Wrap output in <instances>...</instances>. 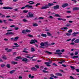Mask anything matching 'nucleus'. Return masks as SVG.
Returning <instances> with one entry per match:
<instances>
[{
	"label": "nucleus",
	"instance_id": "49530a36",
	"mask_svg": "<svg viewBox=\"0 0 79 79\" xmlns=\"http://www.w3.org/2000/svg\"><path fill=\"white\" fill-rule=\"evenodd\" d=\"M49 18L50 19H53V17L52 16H49Z\"/></svg>",
	"mask_w": 79,
	"mask_h": 79
},
{
	"label": "nucleus",
	"instance_id": "338daca9",
	"mask_svg": "<svg viewBox=\"0 0 79 79\" xmlns=\"http://www.w3.org/2000/svg\"><path fill=\"white\" fill-rule=\"evenodd\" d=\"M19 29V28L18 27H15V30H18V29Z\"/></svg>",
	"mask_w": 79,
	"mask_h": 79
},
{
	"label": "nucleus",
	"instance_id": "de8ad7c7",
	"mask_svg": "<svg viewBox=\"0 0 79 79\" xmlns=\"http://www.w3.org/2000/svg\"><path fill=\"white\" fill-rule=\"evenodd\" d=\"M26 30H23L22 31V33L23 34H25V33H26Z\"/></svg>",
	"mask_w": 79,
	"mask_h": 79
},
{
	"label": "nucleus",
	"instance_id": "a878e982",
	"mask_svg": "<svg viewBox=\"0 0 79 79\" xmlns=\"http://www.w3.org/2000/svg\"><path fill=\"white\" fill-rule=\"evenodd\" d=\"M79 34V32H74V33H72V34L73 35H77V34Z\"/></svg>",
	"mask_w": 79,
	"mask_h": 79
},
{
	"label": "nucleus",
	"instance_id": "7c9ffc66",
	"mask_svg": "<svg viewBox=\"0 0 79 79\" xmlns=\"http://www.w3.org/2000/svg\"><path fill=\"white\" fill-rule=\"evenodd\" d=\"M6 66L8 68H10V64H7L6 65Z\"/></svg>",
	"mask_w": 79,
	"mask_h": 79
},
{
	"label": "nucleus",
	"instance_id": "bf43d9fd",
	"mask_svg": "<svg viewBox=\"0 0 79 79\" xmlns=\"http://www.w3.org/2000/svg\"><path fill=\"white\" fill-rule=\"evenodd\" d=\"M43 73H48V72H47L46 71H45L44 70H43Z\"/></svg>",
	"mask_w": 79,
	"mask_h": 79
},
{
	"label": "nucleus",
	"instance_id": "0eeeda50",
	"mask_svg": "<svg viewBox=\"0 0 79 79\" xmlns=\"http://www.w3.org/2000/svg\"><path fill=\"white\" fill-rule=\"evenodd\" d=\"M60 8L59 7V5H56V6L54 7V9L55 10H56V9H59Z\"/></svg>",
	"mask_w": 79,
	"mask_h": 79
},
{
	"label": "nucleus",
	"instance_id": "412c9836",
	"mask_svg": "<svg viewBox=\"0 0 79 79\" xmlns=\"http://www.w3.org/2000/svg\"><path fill=\"white\" fill-rule=\"evenodd\" d=\"M27 60H28L26 58H23L22 60L23 61H25V62H27Z\"/></svg>",
	"mask_w": 79,
	"mask_h": 79
},
{
	"label": "nucleus",
	"instance_id": "7ed1b4c3",
	"mask_svg": "<svg viewBox=\"0 0 79 79\" xmlns=\"http://www.w3.org/2000/svg\"><path fill=\"white\" fill-rule=\"evenodd\" d=\"M28 15H27L26 17L27 18H33L34 17V15L32 14H31V12L28 13Z\"/></svg>",
	"mask_w": 79,
	"mask_h": 79
},
{
	"label": "nucleus",
	"instance_id": "79ce46f5",
	"mask_svg": "<svg viewBox=\"0 0 79 79\" xmlns=\"http://www.w3.org/2000/svg\"><path fill=\"white\" fill-rule=\"evenodd\" d=\"M79 56H74L72 58L74 59L75 58H78Z\"/></svg>",
	"mask_w": 79,
	"mask_h": 79
},
{
	"label": "nucleus",
	"instance_id": "ea45409f",
	"mask_svg": "<svg viewBox=\"0 0 79 79\" xmlns=\"http://www.w3.org/2000/svg\"><path fill=\"white\" fill-rule=\"evenodd\" d=\"M25 31H26L27 32H31V31L28 29L26 30Z\"/></svg>",
	"mask_w": 79,
	"mask_h": 79
},
{
	"label": "nucleus",
	"instance_id": "e433bc0d",
	"mask_svg": "<svg viewBox=\"0 0 79 79\" xmlns=\"http://www.w3.org/2000/svg\"><path fill=\"white\" fill-rule=\"evenodd\" d=\"M47 34H48V36H51V35H52V34H50L49 32H47Z\"/></svg>",
	"mask_w": 79,
	"mask_h": 79
},
{
	"label": "nucleus",
	"instance_id": "2f4dec72",
	"mask_svg": "<svg viewBox=\"0 0 79 79\" xmlns=\"http://www.w3.org/2000/svg\"><path fill=\"white\" fill-rule=\"evenodd\" d=\"M27 35L28 36V37H33V36L31 35L28 34Z\"/></svg>",
	"mask_w": 79,
	"mask_h": 79
},
{
	"label": "nucleus",
	"instance_id": "f3484780",
	"mask_svg": "<svg viewBox=\"0 0 79 79\" xmlns=\"http://www.w3.org/2000/svg\"><path fill=\"white\" fill-rule=\"evenodd\" d=\"M24 50L23 51V52L24 53H28L29 52H28L26 50H27V49L26 48H24Z\"/></svg>",
	"mask_w": 79,
	"mask_h": 79
},
{
	"label": "nucleus",
	"instance_id": "58836bf2",
	"mask_svg": "<svg viewBox=\"0 0 79 79\" xmlns=\"http://www.w3.org/2000/svg\"><path fill=\"white\" fill-rule=\"evenodd\" d=\"M73 32V30L72 29H70L68 31V32L69 33H71Z\"/></svg>",
	"mask_w": 79,
	"mask_h": 79
},
{
	"label": "nucleus",
	"instance_id": "e2e57ef3",
	"mask_svg": "<svg viewBox=\"0 0 79 79\" xmlns=\"http://www.w3.org/2000/svg\"><path fill=\"white\" fill-rule=\"evenodd\" d=\"M70 45H74V43L72 42L70 43Z\"/></svg>",
	"mask_w": 79,
	"mask_h": 79
},
{
	"label": "nucleus",
	"instance_id": "4c0bfd02",
	"mask_svg": "<svg viewBox=\"0 0 79 79\" xmlns=\"http://www.w3.org/2000/svg\"><path fill=\"white\" fill-rule=\"evenodd\" d=\"M55 16H56L57 17H59V18L61 17V16L59 15L58 14H56L55 15Z\"/></svg>",
	"mask_w": 79,
	"mask_h": 79
},
{
	"label": "nucleus",
	"instance_id": "b1692460",
	"mask_svg": "<svg viewBox=\"0 0 79 79\" xmlns=\"http://www.w3.org/2000/svg\"><path fill=\"white\" fill-rule=\"evenodd\" d=\"M14 45H15V47H19V45H18V44L16 43H14Z\"/></svg>",
	"mask_w": 79,
	"mask_h": 79
},
{
	"label": "nucleus",
	"instance_id": "f03ea898",
	"mask_svg": "<svg viewBox=\"0 0 79 79\" xmlns=\"http://www.w3.org/2000/svg\"><path fill=\"white\" fill-rule=\"evenodd\" d=\"M26 7H27V8H29L31 9H33V6H32L29 5H26L25 6V7H22L21 9V10H23V9H24Z\"/></svg>",
	"mask_w": 79,
	"mask_h": 79
},
{
	"label": "nucleus",
	"instance_id": "423d86ee",
	"mask_svg": "<svg viewBox=\"0 0 79 79\" xmlns=\"http://www.w3.org/2000/svg\"><path fill=\"white\" fill-rule=\"evenodd\" d=\"M12 34L14 35V33H13L12 32H7L5 34V35H9Z\"/></svg>",
	"mask_w": 79,
	"mask_h": 79
},
{
	"label": "nucleus",
	"instance_id": "aec40b11",
	"mask_svg": "<svg viewBox=\"0 0 79 79\" xmlns=\"http://www.w3.org/2000/svg\"><path fill=\"white\" fill-rule=\"evenodd\" d=\"M41 35L42 37H47V35L45 34L42 33L41 34Z\"/></svg>",
	"mask_w": 79,
	"mask_h": 79
},
{
	"label": "nucleus",
	"instance_id": "4d7b16f0",
	"mask_svg": "<svg viewBox=\"0 0 79 79\" xmlns=\"http://www.w3.org/2000/svg\"><path fill=\"white\" fill-rule=\"evenodd\" d=\"M62 20L63 21H65L66 20V19H62Z\"/></svg>",
	"mask_w": 79,
	"mask_h": 79
},
{
	"label": "nucleus",
	"instance_id": "473e14b6",
	"mask_svg": "<svg viewBox=\"0 0 79 79\" xmlns=\"http://www.w3.org/2000/svg\"><path fill=\"white\" fill-rule=\"evenodd\" d=\"M28 11L27 10H23V13H27Z\"/></svg>",
	"mask_w": 79,
	"mask_h": 79
},
{
	"label": "nucleus",
	"instance_id": "9b49d317",
	"mask_svg": "<svg viewBox=\"0 0 79 79\" xmlns=\"http://www.w3.org/2000/svg\"><path fill=\"white\" fill-rule=\"evenodd\" d=\"M67 6H68V3H65L64 4H63L62 6V8H64L65 7H66Z\"/></svg>",
	"mask_w": 79,
	"mask_h": 79
},
{
	"label": "nucleus",
	"instance_id": "13d9d810",
	"mask_svg": "<svg viewBox=\"0 0 79 79\" xmlns=\"http://www.w3.org/2000/svg\"><path fill=\"white\" fill-rule=\"evenodd\" d=\"M10 27H15V26L14 25H11L10 26Z\"/></svg>",
	"mask_w": 79,
	"mask_h": 79
},
{
	"label": "nucleus",
	"instance_id": "39448f33",
	"mask_svg": "<svg viewBox=\"0 0 79 79\" xmlns=\"http://www.w3.org/2000/svg\"><path fill=\"white\" fill-rule=\"evenodd\" d=\"M31 42H30V44H35V42L36 43L39 44L38 41H37V40H31Z\"/></svg>",
	"mask_w": 79,
	"mask_h": 79
},
{
	"label": "nucleus",
	"instance_id": "4468645a",
	"mask_svg": "<svg viewBox=\"0 0 79 79\" xmlns=\"http://www.w3.org/2000/svg\"><path fill=\"white\" fill-rule=\"evenodd\" d=\"M31 70L32 71H37V69L35 67H32L31 69Z\"/></svg>",
	"mask_w": 79,
	"mask_h": 79
},
{
	"label": "nucleus",
	"instance_id": "a211bd4d",
	"mask_svg": "<svg viewBox=\"0 0 79 79\" xmlns=\"http://www.w3.org/2000/svg\"><path fill=\"white\" fill-rule=\"evenodd\" d=\"M44 64H46L47 66H50V63L49 62H45Z\"/></svg>",
	"mask_w": 79,
	"mask_h": 79
},
{
	"label": "nucleus",
	"instance_id": "0e129e2a",
	"mask_svg": "<svg viewBox=\"0 0 79 79\" xmlns=\"http://www.w3.org/2000/svg\"><path fill=\"white\" fill-rule=\"evenodd\" d=\"M23 22H27V20L26 19H24L23 20Z\"/></svg>",
	"mask_w": 79,
	"mask_h": 79
},
{
	"label": "nucleus",
	"instance_id": "6e6d98bb",
	"mask_svg": "<svg viewBox=\"0 0 79 79\" xmlns=\"http://www.w3.org/2000/svg\"><path fill=\"white\" fill-rule=\"evenodd\" d=\"M70 40H71V39H69L68 40H67L66 41L67 42H69V41H70Z\"/></svg>",
	"mask_w": 79,
	"mask_h": 79
},
{
	"label": "nucleus",
	"instance_id": "5fc2aeb1",
	"mask_svg": "<svg viewBox=\"0 0 79 79\" xmlns=\"http://www.w3.org/2000/svg\"><path fill=\"white\" fill-rule=\"evenodd\" d=\"M22 78H23V77H22V76H19V77H18V79H22Z\"/></svg>",
	"mask_w": 79,
	"mask_h": 79
},
{
	"label": "nucleus",
	"instance_id": "dca6fc26",
	"mask_svg": "<svg viewBox=\"0 0 79 79\" xmlns=\"http://www.w3.org/2000/svg\"><path fill=\"white\" fill-rule=\"evenodd\" d=\"M28 77H29V78H31V79H33V78H34V76H31V74L29 75Z\"/></svg>",
	"mask_w": 79,
	"mask_h": 79
},
{
	"label": "nucleus",
	"instance_id": "9d476101",
	"mask_svg": "<svg viewBox=\"0 0 79 79\" xmlns=\"http://www.w3.org/2000/svg\"><path fill=\"white\" fill-rule=\"evenodd\" d=\"M73 11H75V10H79V7H74L73 8Z\"/></svg>",
	"mask_w": 79,
	"mask_h": 79
},
{
	"label": "nucleus",
	"instance_id": "393cba45",
	"mask_svg": "<svg viewBox=\"0 0 79 79\" xmlns=\"http://www.w3.org/2000/svg\"><path fill=\"white\" fill-rule=\"evenodd\" d=\"M45 53H47L48 55H51V54H52V52H48V51H45Z\"/></svg>",
	"mask_w": 79,
	"mask_h": 79
},
{
	"label": "nucleus",
	"instance_id": "ddd939ff",
	"mask_svg": "<svg viewBox=\"0 0 79 79\" xmlns=\"http://www.w3.org/2000/svg\"><path fill=\"white\" fill-rule=\"evenodd\" d=\"M68 29V27H64L63 28H61V29H62L63 31H65Z\"/></svg>",
	"mask_w": 79,
	"mask_h": 79
},
{
	"label": "nucleus",
	"instance_id": "cd10ccee",
	"mask_svg": "<svg viewBox=\"0 0 79 79\" xmlns=\"http://www.w3.org/2000/svg\"><path fill=\"white\" fill-rule=\"evenodd\" d=\"M31 50L32 52H35V49L34 48H31Z\"/></svg>",
	"mask_w": 79,
	"mask_h": 79
},
{
	"label": "nucleus",
	"instance_id": "4be33fe9",
	"mask_svg": "<svg viewBox=\"0 0 79 79\" xmlns=\"http://www.w3.org/2000/svg\"><path fill=\"white\" fill-rule=\"evenodd\" d=\"M18 39H19V37H16L14 38V41H17L18 40Z\"/></svg>",
	"mask_w": 79,
	"mask_h": 79
},
{
	"label": "nucleus",
	"instance_id": "8fccbe9b",
	"mask_svg": "<svg viewBox=\"0 0 79 79\" xmlns=\"http://www.w3.org/2000/svg\"><path fill=\"white\" fill-rule=\"evenodd\" d=\"M57 19L59 21H61L62 20V18H57Z\"/></svg>",
	"mask_w": 79,
	"mask_h": 79
},
{
	"label": "nucleus",
	"instance_id": "6e6552de",
	"mask_svg": "<svg viewBox=\"0 0 79 79\" xmlns=\"http://www.w3.org/2000/svg\"><path fill=\"white\" fill-rule=\"evenodd\" d=\"M55 75L56 76H62L63 75H62V74L60 73H55Z\"/></svg>",
	"mask_w": 79,
	"mask_h": 79
},
{
	"label": "nucleus",
	"instance_id": "864d4df0",
	"mask_svg": "<svg viewBox=\"0 0 79 79\" xmlns=\"http://www.w3.org/2000/svg\"><path fill=\"white\" fill-rule=\"evenodd\" d=\"M61 52V51H60V50H56V52L57 53H58V52Z\"/></svg>",
	"mask_w": 79,
	"mask_h": 79
},
{
	"label": "nucleus",
	"instance_id": "2eb2a0df",
	"mask_svg": "<svg viewBox=\"0 0 79 79\" xmlns=\"http://www.w3.org/2000/svg\"><path fill=\"white\" fill-rule=\"evenodd\" d=\"M11 64H18V62L14 61H12L11 62Z\"/></svg>",
	"mask_w": 79,
	"mask_h": 79
},
{
	"label": "nucleus",
	"instance_id": "bb28decb",
	"mask_svg": "<svg viewBox=\"0 0 79 79\" xmlns=\"http://www.w3.org/2000/svg\"><path fill=\"white\" fill-rule=\"evenodd\" d=\"M16 71L15 70H13L11 71L10 72V74H13V73H15V72Z\"/></svg>",
	"mask_w": 79,
	"mask_h": 79
},
{
	"label": "nucleus",
	"instance_id": "c85d7f7f",
	"mask_svg": "<svg viewBox=\"0 0 79 79\" xmlns=\"http://www.w3.org/2000/svg\"><path fill=\"white\" fill-rule=\"evenodd\" d=\"M5 66H6V65L5 64H2L1 65V68H4Z\"/></svg>",
	"mask_w": 79,
	"mask_h": 79
},
{
	"label": "nucleus",
	"instance_id": "37998d69",
	"mask_svg": "<svg viewBox=\"0 0 79 79\" xmlns=\"http://www.w3.org/2000/svg\"><path fill=\"white\" fill-rule=\"evenodd\" d=\"M55 54H57L58 55H61V54H62V53L61 52H59V53H56V52L55 53Z\"/></svg>",
	"mask_w": 79,
	"mask_h": 79
},
{
	"label": "nucleus",
	"instance_id": "6ab92c4d",
	"mask_svg": "<svg viewBox=\"0 0 79 79\" xmlns=\"http://www.w3.org/2000/svg\"><path fill=\"white\" fill-rule=\"evenodd\" d=\"M33 26H34V27H36V26H38V24L36 23H33Z\"/></svg>",
	"mask_w": 79,
	"mask_h": 79
},
{
	"label": "nucleus",
	"instance_id": "3c124183",
	"mask_svg": "<svg viewBox=\"0 0 79 79\" xmlns=\"http://www.w3.org/2000/svg\"><path fill=\"white\" fill-rule=\"evenodd\" d=\"M70 78L71 79H75L74 78V77H73L72 76H70Z\"/></svg>",
	"mask_w": 79,
	"mask_h": 79
},
{
	"label": "nucleus",
	"instance_id": "c03bdc74",
	"mask_svg": "<svg viewBox=\"0 0 79 79\" xmlns=\"http://www.w3.org/2000/svg\"><path fill=\"white\" fill-rule=\"evenodd\" d=\"M25 58H31V56H25Z\"/></svg>",
	"mask_w": 79,
	"mask_h": 79
},
{
	"label": "nucleus",
	"instance_id": "052dcab7",
	"mask_svg": "<svg viewBox=\"0 0 79 79\" xmlns=\"http://www.w3.org/2000/svg\"><path fill=\"white\" fill-rule=\"evenodd\" d=\"M16 58L17 59H21V57H20V56L17 57H16Z\"/></svg>",
	"mask_w": 79,
	"mask_h": 79
},
{
	"label": "nucleus",
	"instance_id": "09e8293b",
	"mask_svg": "<svg viewBox=\"0 0 79 79\" xmlns=\"http://www.w3.org/2000/svg\"><path fill=\"white\" fill-rule=\"evenodd\" d=\"M78 54H79V52H75L74 54L75 55H78Z\"/></svg>",
	"mask_w": 79,
	"mask_h": 79
},
{
	"label": "nucleus",
	"instance_id": "72a5a7b5",
	"mask_svg": "<svg viewBox=\"0 0 79 79\" xmlns=\"http://www.w3.org/2000/svg\"><path fill=\"white\" fill-rule=\"evenodd\" d=\"M35 67L37 68V69H39V65H35Z\"/></svg>",
	"mask_w": 79,
	"mask_h": 79
},
{
	"label": "nucleus",
	"instance_id": "774afa93",
	"mask_svg": "<svg viewBox=\"0 0 79 79\" xmlns=\"http://www.w3.org/2000/svg\"><path fill=\"white\" fill-rule=\"evenodd\" d=\"M76 71H77V72H78V73H79V69H76Z\"/></svg>",
	"mask_w": 79,
	"mask_h": 79
},
{
	"label": "nucleus",
	"instance_id": "5701e85b",
	"mask_svg": "<svg viewBox=\"0 0 79 79\" xmlns=\"http://www.w3.org/2000/svg\"><path fill=\"white\" fill-rule=\"evenodd\" d=\"M74 42L75 43H79V38L75 40Z\"/></svg>",
	"mask_w": 79,
	"mask_h": 79
},
{
	"label": "nucleus",
	"instance_id": "a18cd8bd",
	"mask_svg": "<svg viewBox=\"0 0 79 79\" xmlns=\"http://www.w3.org/2000/svg\"><path fill=\"white\" fill-rule=\"evenodd\" d=\"M38 19H44V18L43 17H39Z\"/></svg>",
	"mask_w": 79,
	"mask_h": 79
},
{
	"label": "nucleus",
	"instance_id": "20e7f679",
	"mask_svg": "<svg viewBox=\"0 0 79 79\" xmlns=\"http://www.w3.org/2000/svg\"><path fill=\"white\" fill-rule=\"evenodd\" d=\"M50 45H51V44H48V42H44V46L46 48H48V46H50Z\"/></svg>",
	"mask_w": 79,
	"mask_h": 79
},
{
	"label": "nucleus",
	"instance_id": "603ef678",
	"mask_svg": "<svg viewBox=\"0 0 79 79\" xmlns=\"http://www.w3.org/2000/svg\"><path fill=\"white\" fill-rule=\"evenodd\" d=\"M71 26V24L68 23L66 24V26H67L68 27H69V26Z\"/></svg>",
	"mask_w": 79,
	"mask_h": 79
},
{
	"label": "nucleus",
	"instance_id": "c756f323",
	"mask_svg": "<svg viewBox=\"0 0 79 79\" xmlns=\"http://www.w3.org/2000/svg\"><path fill=\"white\" fill-rule=\"evenodd\" d=\"M40 45L41 46H42L43 47L45 46V44L43 42L41 43L40 44Z\"/></svg>",
	"mask_w": 79,
	"mask_h": 79
},
{
	"label": "nucleus",
	"instance_id": "f8f14e48",
	"mask_svg": "<svg viewBox=\"0 0 79 79\" xmlns=\"http://www.w3.org/2000/svg\"><path fill=\"white\" fill-rule=\"evenodd\" d=\"M31 2H32L31 3ZM28 3H31L29 4V5H33V4H34L35 3L34 2H33V1H30L28 2Z\"/></svg>",
	"mask_w": 79,
	"mask_h": 79
},
{
	"label": "nucleus",
	"instance_id": "69168bd1",
	"mask_svg": "<svg viewBox=\"0 0 79 79\" xmlns=\"http://www.w3.org/2000/svg\"><path fill=\"white\" fill-rule=\"evenodd\" d=\"M6 16L4 15H2V16H1L2 18H5V17H6Z\"/></svg>",
	"mask_w": 79,
	"mask_h": 79
},
{
	"label": "nucleus",
	"instance_id": "1a4fd4ad",
	"mask_svg": "<svg viewBox=\"0 0 79 79\" xmlns=\"http://www.w3.org/2000/svg\"><path fill=\"white\" fill-rule=\"evenodd\" d=\"M3 8L4 10H10L12 9V8L10 7H3Z\"/></svg>",
	"mask_w": 79,
	"mask_h": 79
},
{
	"label": "nucleus",
	"instance_id": "f257e3e1",
	"mask_svg": "<svg viewBox=\"0 0 79 79\" xmlns=\"http://www.w3.org/2000/svg\"><path fill=\"white\" fill-rule=\"evenodd\" d=\"M54 5V4L53 3H49L48 4V5L43 6L41 9H42V10H45V9L48 8L50 7V6H53V5Z\"/></svg>",
	"mask_w": 79,
	"mask_h": 79
},
{
	"label": "nucleus",
	"instance_id": "a19ab883",
	"mask_svg": "<svg viewBox=\"0 0 79 79\" xmlns=\"http://www.w3.org/2000/svg\"><path fill=\"white\" fill-rule=\"evenodd\" d=\"M12 52V49H8L7 50V52Z\"/></svg>",
	"mask_w": 79,
	"mask_h": 79
},
{
	"label": "nucleus",
	"instance_id": "c9c22d12",
	"mask_svg": "<svg viewBox=\"0 0 79 79\" xmlns=\"http://www.w3.org/2000/svg\"><path fill=\"white\" fill-rule=\"evenodd\" d=\"M2 58L4 60H6V59H7V58L5 56H2Z\"/></svg>",
	"mask_w": 79,
	"mask_h": 79
},
{
	"label": "nucleus",
	"instance_id": "680f3d73",
	"mask_svg": "<svg viewBox=\"0 0 79 79\" xmlns=\"http://www.w3.org/2000/svg\"><path fill=\"white\" fill-rule=\"evenodd\" d=\"M75 40H76V39L75 38H73L72 39V40H71V42H74V41Z\"/></svg>",
	"mask_w": 79,
	"mask_h": 79
},
{
	"label": "nucleus",
	"instance_id": "f704fd0d",
	"mask_svg": "<svg viewBox=\"0 0 79 79\" xmlns=\"http://www.w3.org/2000/svg\"><path fill=\"white\" fill-rule=\"evenodd\" d=\"M66 35H67V36H70V35H71V34L67 33H66Z\"/></svg>",
	"mask_w": 79,
	"mask_h": 79
}]
</instances>
